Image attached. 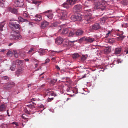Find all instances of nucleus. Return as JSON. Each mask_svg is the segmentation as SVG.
Returning a JSON list of instances; mask_svg holds the SVG:
<instances>
[{
  "mask_svg": "<svg viewBox=\"0 0 128 128\" xmlns=\"http://www.w3.org/2000/svg\"><path fill=\"white\" fill-rule=\"evenodd\" d=\"M108 2L104 0L99 1L95 4L94 8L95 9H100L102 11L105 10L106 8L105 5Z\"/></svg>",
  "mask_w": 128,
  "mask_h": 128,
  "instance_id": "nucleus-1",
  "label": "nucleus"
},
{
  "mask_svg": "<svg viewBox=\"0 0 128 128\" xmlns=\"http://www.w3.org/2000/svg\"><path fill=\"white\" fill-rule=\"evenodd\" d=\"M91 14L88 13L86 14L84 16L85 17L84 22L86 24H88L90 23L94 20Z\"/></svg>",
  "mask_w": 128,
  "mask_h": 128,
  "instance_id": "nucleus-2",
  "label": "nucleus"
},
{
  "mask_svg": "<svg viewBox=\"0 0 128 128\" xmlns=\"http://www.w3.org/2000/svg\"><path fill=\"white\" fill-rule=\"evenodd\" d=\"M9 26L13 30H14V29H18V30L20 29V25L15 22H10L9 24Z\"/></svg>",
  "mask_w": 128,
  "mask_h": 128,
  "instance_id": "nucleus-3",
  "label": "nucleus"
},
{
  "mask_svg": "<svg viewBox=\"0 0 128 128\" xmlns=\"http://www.w3.org/2000/svg\"><path fill=\"white\" fill-rule=\"evenodd\" d=\"M77 1V0H69L67 1L66 3L64 4V7L67 8H68L70 7L75 4Z\"/></svg>",
  "mask_w": 128,
  "mask_h": 128,
  "instance_id": "nucleus-4",
  "label": "nucleus"
},
{
  "mask_svg": "<svg viewBox=\"0 0 128 128\" xmlns=\"http://www.w3.org/2000/svg\"><path fill=\"white\" fill-rule=\"evenodd\" d=\"M15 86V84L13 82H10L6 84L4 86V88L6 90L11 89Z\"/></svg>",
  "mask_w": 128,
  "mask_h": 128,
  "instance_id": "nucleus-5",
  "label": "nucleus"
},
{
  "mask_svg": "<svg viewBox=\"0 0 128 128\" xmlns=\"http://www.w3.org/2000/svg\"><path fill=\"white\" fill-rule=\"evenodd\" d=\"M14 3L16 6L19 7L22 6L24 5L23 0H15Z\"/></svg>",
  "mask_w": 128,
  "mask_h": 128,
  "instance_id": "nucleus-6",
  "label": "nucleus"
},
{
  "mask_svg": "<svg viewBox=\"0 0 128 128\" xmlns=\"http://www.w3.org/2000/svg\"><path fill=\"white\" fill-rule=\"evenodd\" d=\"M6 10L8 12H10L12 13L16 14V15H19L18 10L15 8H12L10 7H8L6 9Z\"/></svg>",
  "mask_w": 128,
  "mask_h": 128,
  "instance_id": "nucleus-7",
  "label": "nucleus"
},
{
  "mask_svg": "<svg viewBox=\"0 0 128 128\" xmlns=\"http://www.w3.org/2000/svg\"><path fill=\"white\" fill-rule=\"evenodd\" d=\"M21 36L19 35L11 34L10 37V39L12 40H17L20 38Z\"/></svg>",
  "mask_w": 128,
  "mask_h": 128,
  "instance_id": "nucleus-8",
  "label": "nucleus"
},
{
  "mask_svg": "<svg viewBox=\"0 0 128 128\" xmlns=\"http://www.w3.org/2000/svg\"><path fill=\"white\" fill-rule=\"evenodd\" d=\"M82 6L80 4L76 5L74 8V11L75 12H80L82 10Z\"/></svg>",
  "mask_w": 128,
  "mask_h": 128,
  "instance_id": "nucleus-9",
  "label": "nucleus"
},
{
  "mask_svg": "<svg viewBox=\"0 0 128 128\" xmlns=\"http://www.w3.org/2000/svg\"><path fill=\"white\" fill-rule=\"evenodd\" d=\"M24 72V70L22 68L18 70L15 72L17 76L22 75Z\"/></svg>",
  "mask_w": 128,
  "mask_h": 128,
  "instance_id": "nucleus-10",
  "label": "nucleus"
},
{
  "mask_svg": "<svg viewBox=\"0 0 128 128\" xmlns=\"http://www.w3.org/2000/svg\"><path fill=\"white\" fill-rule=\"evenodd\" d=\"M84 33V31L81 29L77 30L75 32V35L76 36H80Z\"/></svg>",
  "mask_w": 128,
  "mask_h": 128,
  "instance_id": "nucleus-11",
  "label": "nucleus"
},
{
  "mask_svg": "<svg viewBox=\"0 0 128 128\" xmlns=\"http://www.w3.org/2000/svg\"><path fill=\"white\" fill-rule=\"evenodd\" d=\"M63 40L62 38L58 37V38L56 40L55 42L56 43L58 44H60L62 43Z\"/></svg>",
  "mask_w": 128,
  "mask_h": 128,
  "instance_id": "nucleus-12",
  "label": "nucleus"
},
{
  "mask_svg": "<svg viewBox=\"0 0 128 128\" xmlns=\"http://www.w3.org/2000/svg\"><path fill=\"white\" fill-rule=\"evenodd\" d=\"M7 106L4 104H2L0 106V112H4L6 111Z\"/></svg>",
  "mask_w": 128,
  "mask_h": 128,
  "instance_id": "nucleus-13",
  "label": "nucleus"
},
{
  "mask_svg": "<svg viewBox=\"0 0 128 128\" xmlns=\"http://www.w3.org/2000/svg\"><path fill=\"white\" fill-rule=\"evenodd\" d=\"M49 24V23L48 22L46 21H44L42 23L41 28L42 29L48 26Z\"/></svg>",
  "mask_w": 128,
  "mask_h": 128,
  "instance_id": "nucleus-14",
  "label": "nucleus"
},
{
  "mask_svg": "<svg viewBox=\"0 0 128 128\" xmlns=\"http://www.w3.org/2000/svg\"><path fill=\"white\" fill-rule=\"evenodd\" d=\"M95 40L94 38L88 37H86V41L89 43H92Z\"/></svg>",
  "mask_w": 128,
  "mask_h": 128,
  "instance_id": "nucleus-15",
  "label": "nucleus"
},
{
  "mask_svg": "<svg viewBox=\"0 0 128 128\" xmlns=\"http://www.w3.org/2000/svg\"><path fill=\"white\" fill-rule=\"evenodd\" d=\"M70 30H71V28H70L64 29L62 32V34H67L70 31Z\"/></svg>",
  "mask_w": 128,
  "mask_h": 128,
  "instance_id": "nucleus-16",
  "label": "nucleus"
},
{
  "mask_svg": "<svg viewBox=\"0 0 128 128\" xmlns=\"http://www.w3.org/2000/svg\"><path fill=\"white\" fill-rule=\"evenodd\" d=\"M92 29L94 30H98L100 28V26L99 23H96L92 26Z\"/></svg>",
  "mask_w": 128,
  "mask_h": 128,
  "instance_id": "nucleus-17",
  "label": "nucleus"
},
{
  "mask_svg": "<svg viewBox=\"0 0 128 128\" xmlns=\"http://www.w3.org/2000/svg\"><path fill=\"white\" fill-rule=\"evenodd\" d=\"M92 0H86L83 2V4L85 6H88V5L92 2Z\"/></svg>",
  "mask_w": 128,
  "mask_h": 128,
  "instance_id": "nucleus-18",
  "label": "nucleus"
},
{
  "mask_svg": "<svg viewBox=\"0 0 128 128\" xmlns=\"http://www.w3.org/2000/svg\"><path fill=\"white\" fill-rule=\"evenodd\" d=\"M121 51L122 49L121 48H117L115 49L114 54L116 55L120 54L121 53Z\"/></svg>",
  "mask_w": 128,
  "mask_h": 128,
  "instance_id": "nucleus-19",
  "label": "nucleus"
},
{
  "mask_svg": "<svg viewBox=\"0 0 128 128\" xmlns=\"http://www.w3.org/2000/svg\"><path fill=\"white\" fill-rule=\"evenodd\" d=\"M42 20V16L39 14H37L36 16V18L34 19L36 21H39Z\"/></svg>",
  "mask_w": 128,
  "mask_h": 128,
  "instance_id": "nucleus-20",
  "label": "nucleus"
},
{
  "mask_svg": "<svg viewBox=\"0 0 128 128\" xmlns=\"http://www.w3.org/2000/svg\"><path fill=\"white\" fill-rule=\"evenodd\" d=\"M50 52V56H54L55 55V54L59 53L62 52L61 51H48Z\"/></svg>",
  "mask_w": 128,
  "mask_h": 128,
  "instance_id": "nucleus-21",
  "label": "nucleus"
},
{
  "mask_svg": "<svg viewBox=\"0 0 128 128\" xmlns=\"http://www.w3.org/2000/svg\"><path fill=\"white\" fill-rule=\"evenodd\" d=\"M60 16L62 18H66L67 16L66 12L65 11L62 12L61 13Z\"/></svg>",
  "mask_w": 128,
  "mask_h": 128,
  "instance_id": "nucleus-22",
  "label": "nucleus"
},
{
  "mask_svg": "<svg viewBox=\"0 0 128 128\" xmlns=\"http://www.w3.org/2000/svg\"><path fill=\"white\" fill-rule=\"evenodd\" d=\"M16 67V62H14L12 66L10 67L11 70L12 71H14L15 70Z\"/></svg>",
  "mask_w": 128,
  "mask_h": 128,
  "instance_id": "nucleus-23",
  "label": "nucleus"
},
{
  "mask_svg": "<svg viewBox=\"0 0 128 128\" xmlns=\"http://www.w3.org/2000/svg\"><path fill=\"white\" fill-rule=\"evenodd\" d=\"M46 50H46L43 49H40L38 51V52L40 55H44L45 54V51Z\"/></svg>",
  "mask_w": 128,
  "mask_h": 128,
  "instance_id": "nucleus-24",
  "label": "nucleus"
},
{
  "mask_svg": "<svg viewBox=\"0 0 128 128\" xmlns=\"http://www.w3.org/2000/svg\"><path fill=\"white\" fill-rule=\"evenodd\" d=\"M70 32L68 35L69 37H72L74 35H75V32H74V30H72L71 31V30H70Z\"/></svg>",
  "mask_w": 128,
  "mask_h": 128,
  "instance_id": "nucleus-25",
  "label": "nucleus"
},
{
  "mask_svg": "<svg viewBox=\"0 0 128 128\" xmlns=\"http://www.w3.org/2000/svg\"><path fill=\"white\" fill-rule=\"evenodd\" d=\"M18 19L19 21L21 22H28V20L26 19L23 18L21 17L20 16L18 17Z\"/></svg>",
  "mask_w": 128,
  "mask_h": 128,
  "instance_id": "nucleus-26",
  "label": "nucleus"
},
{
  "mask_svg": "<svg viewBox=\"0 0 128 128\" xmlns=\"http://www.w3.org/2000/svg\"><path fill=\"white\" fill-rule=\"evenodd\" d=\"M76 18L77 21H80L82 20V17L80 14H78L77 16H76Z\"/></svg>",
  "mask_w": 128,
  "mask_h": 128,
  "instance_id": "nucleus-27",
  "label": "nucleus"
},
{
  "mask_svg": "<svg viewBox=\"0 0 128 128\" xmlns=\"http://www.w3.org/2000/svg\"><path fill=\"white\" fill-rule=\"evenodd\" d=\"M5 25L4 22H2L0 23V30L2 31V28Z\"/></svg>",
  "mask_w": 128,
  "mask_h": 128,
  "instance_id": "nucleus-28",
  "label": "nucleus"
},
{
  "mask_svg": "<svg viewBox=\"0 0 128 128\" xmlns=\"http://www.w3.org/2000/svg\"><path fill=\"white\" fill-rule=\"evenodd\" d=\"M71 19L72 22H75L77 21V19L76 18V16L74 15L72 16L71 18Z\"/></svg>",
  "mask_w": 128,
  "mask_h": 128,
  "instance_id": "nucleus-29",
  "label": "nucleus"
},
{
  "mask_svg": "<svg viewBox=\"0 0 128 128\" xmlns=\"http://www.w3.org/2000/svg\"><path fill=\"white\" fill-rule=\"evenodd\" d=\"M16 62L17 64L20 65L22 64L23 63V61L19 60H16Z\"/></svg>",
  "mask_w": 128,
  "mask_h": 128,
  "instance_id": "nucleus-30",
  "label": "nucleus"
},
{
  "mask_svg": "<svg viewBox=\"0 0 128 128\" xmlns=\"http://www.w3.org/2000/svg\"><path fill=\"white\" fill-rule=\"evenodd\" d=\"M4 37V36L0 33V43L2 42L3 40V37Z\"/></svg>",
  "mask_w": 128,
  "mask_h": 128,
  "instance_id": "nucleus-31",
  "label": "nucleus"
},
{
  "mask_svg": "<svg viewBox=\"0 0 128 128\" xmlns=\"http://www.w3.org/2000/svg\"><path fill=\"white\" fill-rule=\"evenodd\" d=\"M86 37L85 36L83 37L80 39L79 40L80 42H81L84 41H86Z\"/></svg>",
  "mask_w": 128,
  "mask_h": 128,
  "instance_id": "nucleus-32",
  "label": "nucleus"
},
{
  "mask_svg": "<svg viewBox=\"0 0 128 128\" xmlns=\"http://www.w3.org/2000/svg\"><path fill=\"white\" fill-rule=\"evenodd\" d=\"M66 91L68 92H70L72 91L73 92H74V91L72 90V87H70L68 88L66 90Z\"/></svg>",
  "mask_w": 128,
  "mask_h": 128,
  "instance_id": "nucleus-33",
  "label": "nucleus"
},
{
  "mask_svg": "<svg viewBox=\"0 0 128 128\" xmlns=\"http://www.w3.org/2000/svg\"><path fill=\"white\" fill-rule=\"evenodd\" d=\"M68 79V77L62 78V80H65L64 81H62V82H67V80Z\"/></svg>",
  "mask_w": 128,
  "mask_h": 128,
  "instance_id": "nucleus-34",
  "label": "nucleus"
},
{
  "mask_svg": "<svg viewBox=\"0 0 128 128\" xmlns=\"http://www.w3.org/2000/svg\"><path fill=\"white\" fill-rule=\"evenodd\" d=\"M79 56V55L78 54H75L73 56V58L75 59L78 57Z\"/></svg>",
  "mask_w": 128,
  "mask_h": 128,
  "instance_id": "nucleus-35",
  "label": "nucleus"
},
{
  "mask_svg": "<svg viewBox=\"0 0 128 128\" xmlns=\"http://www.w3.org/2000/svg\"><path fill=\"white\" fill-rule=\"evenodd\" d=\"M86 59V58L84 55H83L81 58V60L82 61H84Z\"/></svg>",
  "mask_w": 128,
  "mask_h": 128,
  "instance_id": "nucleus-36",
  "label": "nucleus"
},
{
  "mask_svg": "<svg viewBox=\"0 0 128 128\" xmlns=\"http://www.w3.org/2000/svg\"><path fill=\"white\" fill-rule=\"evenodd\" d=\"M14 54L15 57L17 58L18 57V55L16 50H14Z\"/></svg>",
  "mask_w": 128,
  "mask_h": 128,
  "instance_id": "nucleus-37",
  "label": "nucleus"
},
{
  "mask_svg": "<svg viewBox=\"0 0 128 128\" xmlns=\"http://www.w3.org/2000/svg\"><path fill=\"white\" fill-rule=\"evenodd\" d=\"M35 50L34 48H31L30 50L28 52V54H30L31 52H33Z\"/></svg>",
  "mask_w": 128,
  "mask_h": 128,
  "instance_id": "nucleus-38",
  "label": "nucleus"
},
{
  "mask_svg": "<svg viewBox=\"0 0 128 128\" xmlns=\"http://www.w3.org/2000/svg\"><path fill=\"white\" fill-rule=\"evenodd\" d=\"M4 1L3 0H0V5L3 7L4 6Z\"/></svg>",
  "mask_w": 128,
  "mask_h": 128,
  "instance_id": "nucleus-39",
  "label": "nucleus"
},
{
  "mask_svg": "<svg viewBox=\"0 0 128 128\" xmlns=\"http://www.w3.org/2000/svg\"><path fill=\"white\" fill-rule=\"evenodd\" d=\"M36 104H35V103L34 102H31V104H30L29 105V107L30 108H34V105H35Z\"/></svg>",
  "mask_w": 128,
  "mask_h": 128,
  "instance_id": "nucleus-40",
  "label": "nucleus"
},
{
  "mask_svg": "<svg viewBox=\"0 0 128 128\" xmlns=\"http://www.w3.org/2000/svg\"><path fill=\"white\" fill-rule=\"evenodd\" d=\"M2 79L3 80H9V78L7 76H3L2 78Z\"/></svg>",
  "mask_w": 128,
  "mask_h": 128,
  "instance_id": "nucleus-41",
  "label": "nucleus"
},
{
  "mask_svg": "<svg viewBox=\"0 0 128 128\" xmlns=\"http://www.w3.org/2000/svg\"><path fill=\"white\" fill-rule=\"evenodd\" d=\"M4 115H0V120H4Z\"/></svg>",
  "mask_w": 128,
  "mask_h": 128,
  "instance_id": "nucleus-42",
  "label": "nucleus"
},
{
  "mask_svg": "<svg viewBox=\"0 0 128 128\" xmlns=\"http://www.w3.org/2000/svg\"><path fill=\"white\" fill-rule=\"evenodd\" d=\"M50 60L49 59L47 58V59H46V61H45V62L44 63V64H45L47 63H49L50 62Z\"/></svg>",
  "mask_w": 128,
  "mask_h": 128,
  "instance_id": "nucleus-43",
  "label": "nucleus"
},
{
  "mask_svg": "<svg viewBox=\"0 0 128 128\" xmlns=\"http://www.w3.org/2000/svg\"><path fill=\"white\" fill-rule=\"evenodd\" d=\"M13 54V52L10 51H8V52L7 53V54L8 55H9V56H12Z\"/></svg>",
  "mask_w": 128,
  "mask_h": 128,
  "instance_id": "nucleus-44",
  "label": "nucleus"
},
{
  "mask_svg": "<svg viewBox=\"0 0 128 128\" xmlns=\"http://www.w3.org/2000/svg\"><path fill=\"white\" fill-rule=\"evenodd\" d=\"M46 16L48 18L50 19H52L53 18L52 15V14H50V15H47Z\"/></svg>",
  "mask_w": 128,
  "mask_h": 128,
  "instance_id": "nucleus-45",
  "label": "nucleus"
},
{
  "mask_svg": "<svg viewBox=\"0 0 128 128\" xmlns=\"http://www.w3.org/2000/svg\"><path fill=\"white\" fill-rule=\"evenodd\" d=\"M27 117V116L26 114H23L22 116V118L24 120H25L26 119V117Z\"/></svg>",
  "mask_w": 128,
  "mask_h": 128,
  "instance_id": "nucleus-46",
  "label": "nucleus"
},
{
  "mask_svg": "<svg viewBox=\"0 0 128 128\" xmlns=\"http://www.w3.org/2000/svg\"><path fill=\"white\" fill-rule=\"evenodd\" d=\"M120 62H118L117 61V60H114L113 62L112 63V64H118Z\"/></svg>",
  "mask_w": 128,
  "mask_h": 128,
  "instance_id": "nucleus-47",
  "label": "nucleus"
},
{
  "mask_svg": "<svg viewBox=\"0 0 128 128\" xmlns=\"http://www.w3.org/2000/svg\"><path fill=\"white\" fill-rule=\"evenodd\" d=\"M54 99L53 98H48L47 100V102H50Z\"/></svg>",
  "mask_w": 128,
  "mask_h": 128,
  "instance_id": "nucleus-48",
  "label": "nucleus"
},
{
  "mask_svg": "<svg viewBox=\"0 0 128 128\" xmlns=\"http://www.w3.org/2000/svg\"><path fill=\"white\" fill-rule=\"evenodd\" d=\"M23 16H24L25 18H26L28 17V14H27V13H26V12H24V13Z\"/></svg>",
  "mask_w": 128,
  "mask_h": 128,
  "instance_id": "nucleus-49",
  "label": "nucleus"
},
{
  "mask_svg": "<svg viewBox=\"0 0 128 128\" xmlns=\"http://www.w3.org/2000/svg\"><path fill=\"white\" fill-rule=\"evenodd\" d=\"M125 37V36H124L120 35V38L122 40Z\"/></svg>",
  "mask_w": 128,
  "mask_h": 128,
  "instance_id": "nucleus-50",
  "label": "nucleus"
},
{
  "mask_svg": "<svg viewBox=\"0 0 128 128\" xmlns=\"http://www.w3.org/2000/svg\"><path fill=\"white\" fill-rule=\"evenodd\" d=\"M111 32V31H108V32L106 34V37H108V35L110 34Z\"/></svg>",
  "mask_w": 128,
  "mask_h": 128,
  "instance_id": "nucleus-51",
  "label": "nucleus"
},
{
  "mask_svg": "<svg viewBox=\"0 0 128 128\" xmlns=\"http://www.w3.org/2000/svg\"><path fill=\"white\" fill-rule=\"evenodd\" d=\"M51 95L52 96H56V94L54 92L52 93Z\"/></svg>",
  "mask_w": 128,
  "mask_h": 128,
  "instance_id": "nucleus-52",
  "label": "nucleus"
},
{
  "mask_svg": "<svg viewBox=\"0 0 128 128\" xmlns=\"http://www.w3.org/2000/svg\"><path fill=\"white\" fill-rule=\"evenodd\" d=\"M77 41V40H74V41H69L68 42L70 44V43H73L74 42H76Z\"/></svg>",
  "mask_w": 128,
  "mask_h": 128,
  "instance_id": "nucleus-53",
  "label": "nucleus"
},
{
  "mask_svg": "<svg viewBox=\"0 0 128 128\" xmlns=\"http://www.w3.org/2000/svg\"><path fill=\"white\" fill-rule=\"evenodd\" d=\"M12 124H15L16 125V126H18V124L16 122H13L12 123Z\"/></svg>",
  "mask_w": 128,
  "mask_h": 128,
  "instance_id": "nucleus-54",
  "label": "nucleus"
},
{
  "mask_svg": "<svg viewBox=\"0 0 128 128\" xmlns=\"http://www.w3.org/2000/svg\"><path fill=\"white\" fill-rule=\"evenodd\" d=\"M56 68L58 70H60V68L58 66H56Z\"/></svg>",
  "mask_w": 128,
  "mask_h": 128,
  "instance_id": "nucleus-55",
  "label": "nucleus"
},
{
  "mask_svg": "<svg viewBox=\"0 0 128 128\" xmlns=\"http://www.w3.org/2000/svg\"><path fill=\"white\" fill-rule=\"evenodd\" d=\"M120 35H122L124 34V32L122 31H120L119 32Z\"/></svg>",
  "mask_w": 128,
  "mask_h": 128,
  "instance_id": "nucleus-56",
  "label": "nucleus"
},
{
  "mask_svg": "<svg viewBox=\"0 0 128 128\" xmlns=\"http://www.w3.org/2000/svg\"><path fill=\"white\" fill-rule=\"evenodd\" d=\"M25 112L28 114H29L30 113L27 110H25Z\"/></svg>",
  "mask_w": 128,
  "mask_h": 128,
  "instance_id": "nucleus-57",
  "label": "nucleus"
},
{
  "mask_svg": "<svg viewBox=\"0 0 128 128\" xmlns=\"http://www.w3.org/2000/svg\"><path fill=\"white\" fill-rule=\"evenodd\" d=\"M87 12H86V14H87L88 13V14H90V13H89V12H90V10H87Z\"/></svg>",
  "mask_w": 128,
  "mask_h": 128,
  "instance_id": "nucleus-58",
  "label": "nucleus"
},
{
  "mask_svg": "<svg viewBox=\"0 0 128 128\" xmlns=\"http://www.w3.org/2000/svg\"><path fill=\"white\" fill-rule=\"evenodd\" d=\"M8 110H7V114L8 115V116L10 117V115L9 114V113L8 112Z\"/></svg>",
  "mask_w": 128,
  "mask_h": 128,
  "instance_id": "nucleus-59",
  "label": "nucleus"
},
{
  "mask_svg": "<svg viewBox=\"0 0 128 128\" xmlns=\"http://www.w3.org/2000/svg\"><path fill=\"white\" fill-rule=\"evenodd\" d=\"M51 90L50 89H47L46 90V92H47L48 93H49L50 92V90Z\"/></svg>",
  "mask_w": 128,
  "mask_h": 128,
  "instance_id": "nucleus-60",
  "label": "nucleus"
},
{
  "mask_svg": "<svg viewBox=\"0 0 128 128\" xmlns=\"http://www.w3.org/2000/svg\"><path fill=\"white\" fill-rule=\"evenodd\" d=\"M6 51V50L4 49H2L0 51L1 52H4L5 51Z\"/></svg>",
  "mask_w": 128,
  "mask_h": 128,
  "instance_id": "nucleus-61",
  "label": "nucleus"
},
{
  "mask_svg": "<svg viewBox=\"0 0 128 128\" xmlns=\"http://www.w3.org/2000/svg\"><path fill=\"white\" fill-rule=\"evenodd\" d=\"M32 85H33V84L32 83H31V84H28V87H29L30 86H31Z\"/></svg>",
  "mask_w": 128,
  "mask_h": 128,
  "instance_id": "nucleus-62",
  "label": "nucleus"
},
{
  "mask_svg": "<svg viewBox=\"0 0 128 128\" xmlns=\"http://www.w3.org/2000/svg\"><path fill=\"white\" fill-rule=\"evenodd\" d=\"M38 66V64H35V68H37V67Z\"/></svg>",
  "mask_w": 128,
  "mask_h": 128,
  "instance_id": "nucleus-63",
  "label": "nucleus"
},
{
  "mask_svg": "<svg viewBox=\"0 0 128 128\" xmlns=\"http://www.w3.org/2000/svg\"><path fill=\"white\" fill-rule=\"evenodd\" d=\"M50 110V111H51V112H52L53 113H54V110H52V109H50V110Z\"/></svg>",
  "mask_w": 128,
  "mask_h": 128,
  "instance_id": "nucleus-64",
  "label": "nucleus"
}]
</instances>
